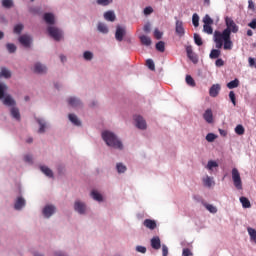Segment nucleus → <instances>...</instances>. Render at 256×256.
I'll use <instances>...</instances> for the list:
<instances>
[{
	"label": "nucleus",
	"mask_w": 256,
	"mask_h": 256,
	"mask_svg": "<svg viewBox=\"0 0 256 256\" xmlns=\"http://www.w3.org/2000/svg\"><path fill=\"white\" fill-rule=\"evenodd\" d=\"M104 19L106 21H110L111 23H113V21H115V19H117V16H115V12L113 11H107L104 13Z\"/></svg>",
	"instance_id": "obj_21"
},
{
	"label": "nucleus",
	"mask_w": 256,
	"mask_h": 256,
	"mask_svg": "<svg viewBox=\"0 0 256 256\" xmlns=\"http://www.w3.org/2000/svg\"><path fill=\"white\" fill-rule=\"evenodd\" d=\"M36 121H37L38 125H40L38 133H45V127H46L45 120H43L41 118H37Z\"/></svg>",
	"instance_id": "obj_29"
},
{
	"label": "nucleus",
	"mask_w": 256,
	"mask_h": 256,
	"mask_svg": "<svg viewBox=\"0 0 256 256\" xmlns=\"http://www.w3.org/2000/svg\"><path fill=\"white\" fill-rule=\"evenodd\" d=\"M162 255H163V256L169 255V248H167L166 245H163V246H162Z\"/></svg>",
	"instance_id": "obj_58"
},
{
	"label": "nucleus",
	"mask_w": 256,
	"mask_h": 256,
	"mask_svg": "<svg viewBox=\"0 0 256 256\" xmlns=\"http://www.w3.org/2000/svg\"><path fill=\"white\" fill-rule=\"evenodd\" d=\"M235 133L236 135H245V128L243 127V125H237L235 128Z\"/></svg>",
	"instance_id": "obj_37"
},
{
	"label": "nucleus",
	"mask_w": 256,
	"mask_h": 256,
	"mask_svg": "<svg viewBox=\"0 0 256 256\" xmlns=\"http://www.w3.org/2000/svg\"><path fill=\"white\" fill-rule=\"evenodd\" d=\"M68 104L71 107H81V100H79V98L76 97H70L68 98Z\"/></svg>",
	"instance_id": "obj_20"
},
{
	"label": "nucleus",
	"mask_w": 256,
	"mask_h": 256,
	"mask_svg": "<svg viewBox=\"0 0 256 256\" xmlns=\"http://www.w3.org/2000/svg\"><path fill=\"white\" fill-rule=\"evenodd\" d=\"M194 43H196L198 47H201V45H203V39L197 33L194 34Z\"/></svg>",
	"instance_id": "obj_40"
},
{
	"label": "nucleus",
	"mask_w": 256,
	"mask_h": 256,
	"mask_svg": "<svg viewBox=\"0 0 256 256\" xmlns=\"http://www.w3.org/2000/svg\"><path fill=\"white\" fill-rule=\"evenodd\" d=\"M23 207H25V199H23V197H18L15 202L14 208L17 211H20V209H23Z\"/></svg>",
	"instance_id": "obj_22"
},
{
	"label": "nucleus",
	"mask_w": 256,
	"mask_h": 256,
	"mask_svg": "<svg viewBox=\"0 0 256 256\" xmlns=\"http://www.w3.org/2000/svg\"><path fill=\"white\" fill-rule=\"evenodd\" d=\"M232 181L234 183V187L241 191L243 189V181L241 180V173L237 168L232 169Z\"/></svg>",
	"instance_id": "obj_3"
},
{
	"label": "nucleus",
	"mask_w": 256,
	"mask_h": 256,
	"mask_svg": "<svg viewBox=\"0 0 256 256\" xmlns=\"http://www.w3.org/2000/svg\"><path fill=\"white\" fill-rule=\"evenodd\" d=\"M34 73H39V74L47 73V67L41 63H36L34 65Z\"/></svg>",
	"instance_id": "obj_16"
},
{
	"label": "nucleus",
	"mask_w": 256,
	"mask_h": 256,
	"mask_svg": "<svg viewBox=\"0 0 256 256\" xmlns=\"http://www.w3.org/2000/svg\"><path fill=\"white\" fill-rule=\"evenodd\" d=\"M91 197L94 199V201H98V202L103 201V196L99 194V192H97L96 190H93L91 192Z\"/></svg>",
	"instance_id": "obj_31"
},
{
	"label": "nucleus",
	"mask_w": 256,
	"mask_h": 256,
	"mask_svg": "<svg viewBox=\"0 0 256 256\" xmlns=\"http://www.w3.org/2000/svg\"><path fill=\"white\" fill-rule=\"evenodd\" d=\"M226 29L214 32V43L216 49H223L224 51H231L233 49V40H231V33H237L239 26L231 18H225Z\"/></svg>",
	"instance_id": "obj_1"
},
{
	"label": "nucleus",
	"mask_w": 256,
	"mask_h": 256,
	"mask_svg": "<svg viewBox=\"0 0 256 256\" xmlns=\"http://www.w3.org/2000/svg\"><path fill=\"white\" fill-rule=\"evenodd\" d=\"M221 48H217V49H212L210 52V59H219V57H221V50H219Z\"/></svg>",
	"instance_id": "obj_25"
},
{
	"label": "nucleus",
	"mask_w": 256,
	"mask_h": 256,
	"mask_svg": "<svg viewBox=\"0 0 256 256\" xmlns=\"http://www.w3.org/2000/svg\"><path fill=\"white\" fill-rule=\"evenodd\" d=\"M248 27H250L251 29H256V18L248 24Z\"/></svg>",
	"instance_id": "obj_61"
},
{
	"label": "nucleus",
	"mask_w": 256,
	"mask_h": 256,
	"mask_svg": "<svg viewBox=\"0 0 256 256\" xmlns=\"http://www.w3.org/2000/svg\"><path fill=\"white\" fill-rule=\"evenodd\" d=\"M146 65H147L148 69H150V71H155V62H153L152 59H148L146 61Z\"/></svg>",
	"instance_id": "obj_50"
},
{
	"label": "nucleus",
	"mask_w": 256,
	"mask_h": 256,
	"mask_svg": "<svg viewBox=\"0 0 256 256\" xmlns=\"http://www.w3.org/2000/svg\"><path fill=\"white\" fill-rule=\"evenodd\" d=\"M10 114L13 119H16V121H21V112H19V108H17V106H12L10 108Z\"/></svg>",
	"instance_id": "obj_11"
},
{
	"label": "nucleus",
	"mask_w": 256,
	"mask_h": 256,
	"mask_svg": "<svg viewBox=\"0 0 256 256\" xmlns=\"http://www.w3.org/2000/svg\"><path fill=\"white\" fill-rule=\"evenodd\" d=\"M203 206L209 213H217V207L213 206V204L203 203Z\"/></svg>",
	"instance_id": "obj_34"
},
{
	"label": "nucleus",
	"mask_w": 256,
	"mask_h": 256,
	"mask_svg": "<svg viewBox=\"0 0 256 256\" xmlns=\"http://www.w3.org/2000/svg\"><path fill=\"white\" fill-rule=\"evenodd\" d=\"M248 63H249V65H250V67H254V65H255V59H253V58H249L248 59Z\"/></svg>",
	"instance_id": "obj_64"
},
{
	"label": "nucleus",
	"mask_w": 256,
	"mask_h": 256,
	"mask_svg": "<svg viewBox=\"0 0 256 256\" xmlns=\"http://www.w3.org/2000/svg\"><path fill=\"white\" fill-rule=\"evenodd\" d=\"M44 21L48 25H55V16L52 13H46L44 14Z\"/></svg>",
	"instance_id": "obj_18"
},
{
	"label": "nucleus",
	"mask_w": 256,
	"mask_h": 256,
	"mask_svg": "<svg viewBox=\"0 0 256 256\" xmlns=\"http://www.w3.org/2000/svg\"><path fill=\"white\" fill-rule=\"evenodd\" d=\"M186 83L190 87H195V80L193 79V77H191V75L186 76Z\"/></svg>",
	"instance_id": "obj_46"
},
{
	"label": "nucleus",
	"mask_w": 256,
	"mask_h": 256,
	"mask_svg": "<svg viewBox=\"0 0 256 256\" xmlns=\"http://www.w3.org/2000/svg\"><path fill=\"white\" fill-rule=\"evenodd\" d=\"M84 59L86 61H91V59H93V53H91L90 51L84 52Z\"/></svg>",
	"instance_id": "obj_53"
},
{
	"label": "nucleus",
	"mask_w": 256,
	"mask_h": 256,
	"mask_svg": "<svg viewBox=\"0 0 256 256\" xmlns=\"http://www.w3.org/2000/svg\"><path fill=\"white\" fill-rule=\"evenodd\" d=\"M134 121L138 129H142V130L147 129V122L141 116H134Z\"/></svg>",
	"instance_id": "obj_6"
},
{
	"label": "nucleus",
	"mask_w": 256,
	"mask_h": 256,
	"mask_svg": "<svg viewBox=\"0 0 256 256\" xmlns=\"http://www.w3.org/2000/svg\"><path fill=\"white\" fill-rule=\"evenodd\" d=\"M154 37L155 39H161V37H163V32L159 31V29H155L154 30Z\"/></svg>",
	"instance_id": "obj_54"
},
{
	"label": "nucleus",
	"mask_w": 256,
	"mask_h": 256,
	"mask_svg": "<svg viewBox=\"0 0 256 256\" xmlns=\"http://www.w3.org/2000/svg\"><path fill=\"white\" fill-rule=\"evenodd\" d=\"M203 119L206 121V123H213V110L208 108L203 114Z\"/></svg>",
	"instance_id": "obj_15"
},
{
	"label": "nucleus",
	"mask_w": 256,
	"mask_h": 256,
	"mask_svg": "<svg viewBox=\"0 0 256 256\" xmlns=\"http://www.w3.org/2000/svg\"><path fill=\"white\" fill-rule=\"evenodd\" d=\"M102 139L105 141L108 147H113L114 149H123V143H121V141L117 139V136H115L112 132H102Z\"/></svg>",
	"instance_id": "obj_2"
},
{
	"label": "nucleus",
	"mask_w": 256,
	"mask_h": 256,
	"mask_svg": "<svg viewBox=\"0 0 256 256\" xmlns=\"http://www.w3.org/2000/svg\"><path fill=\"white\" fill-rule=\"evenodd\" d=\"M183 256H191L193 255V253H191V250H189V248H185L182 252Z\"/></svg>",
	"instance_id": "obj_59"
},
{
	"label": "nucleus",
	"mask_w": 256,
	"mask_h": 256,
	"mask_svg": "<svg viewBox=\"0 0 256 256\" xmlns=\"http://www.w3.org/2000/svg\"><path fill=\"white\" fill-rule=\"evenodd\" d=\"M203 31L208 35H213V27H211V24H204Z\"/></svg>",
	"instance_id": "obj_38"
},
{
	"label": "nucleus",
	"mask_w": 256,
	"mask_h": 256,
	"mask_svg": "<svg viewBox=\"0 0 256 256\" xmlns=\"http://www.w3.org/2000/svg\"><path fill=\"white\" fill-rule=\"evenodd\" d=\"M216 67H223V65H225V61H223V59H217L215 62Z\"/></svg>",
	"instance_id": "obj_57"
},
{
	"label": "nucleus",
	"mask_w": 256,
	"mask_h": 256,
	"mask_svg": "<svg viewBox=\"0 0 256 256\" xmlns=\"http://www.w3.org/2000/svg\"><path fill=\"white\" fill-rule=\"evenodd\" d=\"M2 5L6 9H11L13 7V0H2Z\"/></svg>",
	"instance_id": "obj_45"
},
{
	"label": "nucleus",
	"mask_w": 256,
	"mask_h": 256,
	"mask_svg": "<svg viewBox=\"0 0 256 256\" xmlns=\"http://www.w3.org/2000/svg\"><path fill=\"white\" fill-rule=\"evenodd\" d=\"M204 25H213V19L209 16V14H206L203 18Z\"/></svg>",
	"instance_id": "obj_44"
},
{
	"label": "nucleus",
	"mask_w": 256,
	"mask_h": 256,
	"mask_svg": "<svg viewBox=\"0 0 256 256\" xmlns=\"http://www.w3.org/2000/svg\"><path fill=\"white\" fill-rule=\"evenodd\" d=\"M40 170L42 171V173H44V175H46V177L53 178V171L49 167L41 166Z\"/></svg>",
	"instance_id": "obj_27"
},
{
	"label": "nucleus",
	"mask_w": 256,
	"mask_h": 256,
	"mask_svg": "<svg viewBox=\"0 0 256 256\" xmlns=\"http://www.w3.org/2000/svg\"><path fill=\"white\" fill-rule=\"evenodd\" d=\"M143 225L146 226L147 229H151V230L157 228V222H155V220H151V219L144 220Z\"/></svg>",
	"instance_id": "obj_17"
},
{
	"label": "nucleus",
	"mask_w": 256,
	"mask_h": 256,
	"mask_svg": "<svg viewBox=\"0 0 256 256\" xmlns=\"http://www.w3.org/2000/svg\"><path fill=\"white\" fill-rule=\"evenodd\" d=\"M48 33L55 41H61L63 38V32L57 27L49 26Z\"/></svg>",
	"instance_id": "obj_4"
},
{
	"label": "nucleus",
	"mask_w": 256,
	"mask_h": 256,
	"mask_svg": "<svg viewBox=\"0 0 256 256\" xmlns=\"http://www.w3.org/2000/svg\"><path fill=\"white\" fill-rule=\"evenodd\" d=\"M228 89H236L239 87V79H234L227 84Z\"/></svg>",
	"instance_id": "obj_35"
},
{
	"label": "nucleus",
	"mask_w": 256,
	"mask_h": 256,
	"mask_svg": "<svg viewBox=\"0 0 256 256\" xmlns=\"http://www.w3.org/2000/svg\"><path fill=\"white\" fill-rule=\"evenodd\" d=\"M3 105H6V107H15L17 102H15V99L11 95H6L4 96Z\"/></svg>",
	"instance_id": "obj_10"
},
{
	"label": "nucleus",
	"mask_w": 256,
	"mask_h": 256,
	"mask_svg": "<svg viewBox=\"0 0 256 256\" xmlns=\"http://www.w3.org/2000/svg\"><path fill=\"white\" fill-rule=\"evenodd\" d=\"M24 161H25L26 163H33V157H32L31 155H26V156L24 157Z\"/></svg>",
	"instance_id": "obj_60"
},
{
	"label": "nucleus",
	"mask_w": 256,
	"mask_h": 256,
	"mask_svg": "<svg viewBox=\"0 0 256 256\" xmlns=\"http://www.w3.org/2000/svg\"><path fill=\"white\" fill-rule=\"evenodd\" d=\"M175 31L178 37H183L185 35V27H183V21H176Z\"/></svg>",
	"instance_id": "obj_7"
},
{
	"label": "nucleus",
	"mask_w": 256,
	"mask_h": 256,
	"mask_svg": "<svg viewBox=\"0 0 256 256\" xmlns=\"http://www.w3.org/2000/svg\"><path fill=\"white\" fill-rule=\"evenodd\" d=\"M219 91H221V85L219 84L212 85L209 90L210 97H217V95H219Z\"/></svg>",
	"instance_id": "obj_13"
},
{
	"label": "nucleus",
	"mask_w": 256,
	"mask_h": 256,
	"mask_svg": "<svg viewBox=\"0 0 256 256\" xmlns=\"http://www.w3.org/2000/svg\"><path fill=\"white\" fill-rule=\"evenodd\" d=\"M203 183L205 187H213V185H215V181H213V178L209 176L203 179Z\"/></svg>",
	"instance_id": "obj_33"
},
{
	"label": "nucleus",
	"mask_w": 256,
	"mask_h": 256,
	"mask_svg": "<svg viewBox=\"0 0 256 256\" xmlns=\"http://www.w3.org/2000/svg\"><path fill=\"white\" fill-rule=\"evenodd\" d=\"M53 213H55V206H53V205H47V206L43 209V215H44V217H46L47 219H49V217H51V215H53Z\"/></svg>",
	"instance_id": "obj_12"
},
{
	"label": "nucleus",
	"mask_w": 256,
	"mask_h": 256,
	"mask_svg": "<svg viewBox=\"0 0 256 256\" xmlns=\"http://www.w3.org/2000/svg\"><path fill=\"white\" fill-rule=\"evenodd\" d=\"M213 167H219V164H217V162H215L213 160L208 161V164H207L206 168L209 171H213Z\"/></svg>",
	"instance_id": "obj_43"
},
{
	"label": "nucleus",
	"mask_w": 256,
	"mask_h": 256,
	"mask_svg": "<svg viewBox=\"0 0 256 256\" xmlns=\"http://www.w3.org/2000/svg\"><path fill=\"white\" fill-rule=\"evenodd\" d=\"M240 203L242 204V207L244 209H250L251 207V201H249L247 197H244V196L240 197Z\"/></svg>",
	"instance_id": "obj_26"
},
{
	"label": "nucleus",
	"mask_w": 256,
	"mask_h": 256,
	"mask_svg": "<svg viewBox=\"0 0 256 256\" xmlns=\"http://www.w3.org/2000/svg\"><path fill=\"white\" fill-rule=\"evenodd\" d=\"M116 169H117L118 173H125V171H127V166L123 165V163H118L116 165Z\"/></svg>",
	"instance_id": "obj_41"
},
{
	"label": "nucleus",
	"mask_w": 256,
	"mask_h": 256,
	"mask_svg": "<svg viewBox=\"0 0 256 256\" xmlns=\"http://www.w3.org/2000/svg\"><path fill=\"white\" fill-rule=\"evenodd\" d=\"M229 98L230 100L232 101L233 105H237V100H236V97H235V92L233 91H230L229 92Z\"/></svg>",
	"instance_id": "obj_52"
},
{
	"label": "nucleus",
	"mask_w": 256,
	"mask_h": 256,
	"mask_svg": "<svg viewBox=\"0 0 256 256\" xmlns=\"http://www.w3.org/2000/svg\"><path fill=\"white\" fill-rule=\"evenodd\" d=\"M247 231L251 241H253L256 244V230L254 228L248 227Z\"/></svg>",
	"instance_id": "obj_30"
},
{
	"label": "nucleus",
	"mask_w": 256,
	"mask_h": 256,
	"mask_svg": "<svg viewBox=\"0 0 256 256\" xmlns=\"http://www.w3.org/2000/svg\"><path fill=\"white\" fill-rule=\"evenodd\" d=\"M18 41L23 45V47L29 48L31 47V43H33V38L27 34H23L19 37Z\"/></svg>",
	"instance_id": "obj_5"
},
{
	"label": "nucleus",
	"mask_w": 256,
	"mask_h": 256,
	"mask_svg": "<svg viewBox=\"0 0 256 256\" xmlns=\"http://www.w3.org/2000/svg\"><path fill=\"white\" fill-rule=\"evenodd\" d=\"M69 121H71V123H73V125H76V127H80L81 125V120H79V118L77 117V115L75 114H69Z\"/></svg>",
	"instance_id": "obj_23"
},
{
	"label": "nucleus",
	"mask_w": 256,
	"mask_h": 256,
	"mask_svg": "<svg viewBox=\"0 0 256 256\" xmlns=\"http://www.w3.org/2000/svg\"><path fill=\"white\" fill-rule=\"evenodd\" d=\"M123 37H125V28L118 26L115 33L116 41H123Z\"/></svg>",
	"instance_id": "obj_14"
},
{
	"label": "nucleus",
	"mask_w": 256,
	"mask_h": 256,
	"mask_svg": "<svg viewBox=\"0 0 256 256\" xmlns=\"http://www.w3.org/2000/svg\"><path fill=\"white\" fill-rule=\"evenodd\" d=\"M140 41H141L142 45H145L146 47H149V45H151V43H152L151 38L146 35L140 36Z\"/></svg>",
	"instance_id": "obj_28"
},
{
	"label": "nucleus",
	"mask_w": 256,
	"mask_h": 256,
	"mask_svg": "<svg viewBox=\"0 0 256 256\" xmlns=\"http://www.w3.org/2000/svg\"><path fill=\"white\" fill-rule=\"evenodd\" d=\"M136 251H138V253H147V248L145 246H137Z\"/></svg>",
	"instance_id": "obj_55"
},
{
	"label": "nucleus",
	"mask_w": 256,
	"mask_h": 256,
	"mask_svg": "<svg viewBox=\"0 0 256 256\" xmlns=\"http://www.w3.org/2000/svg\"><path fill=\"white\" fill-rule=\"evenodd\" d=\"M0 77H3L4 79H11V71L6 67H2Z\"/></svg>",
	"instance_id": "obj_24"
},
{
	"label": "nucleus",
	"mask_w": 256,
	"mask_h": 256,
	"mask_svg": "<svg viewBox=\"0 0 256 256\" xmlns=\"http://www.w3.org/2000/svg\"><path fill=\"white\" fill-rule=\"evenodd\" d=\"M215 139H217V135H215L213 133H208L206 135V141H208V143H213V141H215Z\"/></svg>",
	"instance_id": "obj_48"
},
{
	"label": "nucleus",
	"mask_w": 256,
	"mask_h": 256,
	"mask_svg": "<svg viewBox=\"0 0 256 256\" xmlns=\"http://www.w3.org/2000/svg\"><path fill=\"white\" fill-rule=\"evenodd\" d=\"M151 247L152 249H155L156 251H159V249H161V239L159 238V236H154L151 240Z\"/></svg>",
	"instance_id": "obj_9"
},
{
	"label": "nucleus",
	"mask_w": 256,
	"mask_h": 256,
	"mask_svg": "<svg viewBox=\"0 0 256 256\" xmlns=\"http://www.w3.org/2000/svg\"><path fill=\"white\" fill-rule=\"evenodd\" d=\"M248 8L249 9H255V3H253V0L248 1Z\"/></svg>",
	"instance_id": "obj_63"
},
{
	"label": "nucleus",
	"mask_w": 256,
	"mask_h": 256,
	"mask_svg": "<svg viewBox=\"0 0 256 256\" xmlns=\"http://www.w3.org/2000/svg\"><path fill=\"white\" fill-rule=\"evenodd\" d=\"M5 91H7V85L4 83H0V99H3L5 97Z\"/></svg>",
	"instance_id": "obj_42"
},
{
	"label": "nucleus",
	"mask_w": 256,
	"mask_h": 256,
	"mask_svg": "<svg viewBox=\"0 0 256 256\" xmlns=\"http://www.w3.org/2000/svg\"><path fill=\"white\" fill-rule=\"evenodd\" d=\"M74 209L75 211H77V213H79L80 215H83L87 209V206L85 205V203L81 201H76L74 203Z\"/></svg>",
	"instance_id": "obj_8"
},
{
	"label": "nucleus",
	"mask_w": 256,
	"mask_h": 256,
	"mask_svg": "<svg viewBox=\"0 0 256 256\" xmlns=\"http://www.w3.org/2000/svg\"><path fill=\"white\" fill-rule=\"evenodd\" d=\"M6 48L9 51V53H15L17 51V46H15V44L12 43H8L6 45Z\"/></svg>",
	"instance_id": "obj_47"
},
{
	"label": "nucleus",
	"mask_w": 256,
	"mask_h": 256,
	"mask_svg": "<svg viewBox=\"0 0 256 256\" xmlns=\"http://www.w3.org/2000/svg\"><path fill=\"white\" fill-rule=\"evenodd\" d=\"M23 29H24L23 24H17L14 27V33H16V35H21V31H23Z\"/></svg>",
	"instance_id": "obj_49"
},
{
	"label": "nucleus",
	"mask_w": 256,
	"mask_h": 256,
	"mask_svg": "<svg viewBox=\"0 0 256 256\" xmlns=\"http://www.w3.org/2000/svg\"><path fill=\"white\" fill-rule=\"evenodd\" d=\"M156 49L160 53H165V42L159 41L158 43H156Z\"/></svg>",
	"instance_id": "obj_36"
},
{
	"label": "nucleus",
	"mask_w": 256,
	"mask_h": 256,
	"mask_svg": "<svg viewBox=\"0 0 256 256\" xmlns=\"http://www.w3.org/2000/svg\"><path fill=\"white\" fill-rule=\"evenodd\" d=\"M192 23H193L194 27H197L199 25V15L197 13L193 14Z\"/></svg>",
	"instance_id": "obj_51"
},
{
	"label": "nucleus",
	"mask_w": 256,
	"mask_h": 256,
	"mask_svg": "<svg viewBox=\"0 0 256 256\" xmlns=\"http://www.w3.org/2000/svg\"><path fill=\"white\" fill-rule=\"evenodd\" d=\"M151 13H153V8L151 6L144 9V15H151Z\"/></svg>",
	"instance_id": "obj_56"
},
{
	"label": "nucleus",
	"mask_w": 256,
	"mask_h": 256,
	"mask_svg": "<svg viewBox=\"0 0 256 256\" xmlns=\"http://www.w3.org/2000/svg\"><path fill=\"white\" fill-rule=\"evenodd\" d=\"M97 5H101L102 7H107L113 3V0H96Z\"/></svg>",
	"instance_id": "obj_39"
},
{
	"label": "nucleus",
	"mask_w": 256,
	"mask_h": 256,
	"mask_svg": "<svg viewBox=\"0 0 256 256\" xmlns=\"http://www.w3.org/2000/svg\"><path fill=\"white\" fill-rule=\"evenodd\" d=\"M144 32L145 33H150L151 32V24H146L145 26H144Z\"/></svg>",
	"instance_id": "obj_62"
},
{
	"label": "nucleus",
	"mask_w": 256,
	"mask_h": 256,
	"mask_svg": "<svg viewBox=\"0 0 256 256\" xmlns=\"http://www.w3.org/2000/svg\"><path fill=\"white\" fill-rule=\"evenodd\" d=\"M186 53L190 61H192L193 63H197V56L195 55V53H193V49H191V47L186 48Z\"/></svg>",
	"instance_id": "obj_19"
},
{
	"label": "nucleus",
	"mask_w": 256,
	"mask_h": 256,
	"mask_svg": "<svg viewBox=\"0 0 256 256\" xmlns=\"http://www.w3.org/2000/svg\"><path fill=\"white\" fill-rule=\"evenodd\" d=\"M98 31L100 33L107 34V33H109V28H107V25H105V23L99 22L98 23Z\"/></svg>",
	"instance_id": "obj_32"
}]
</instances>
